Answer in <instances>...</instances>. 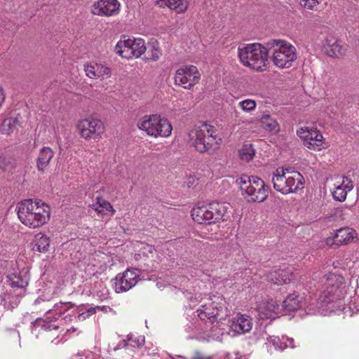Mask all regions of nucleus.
I'll return each mask as SVG.
<instances>
[{
	"mask_svg": "<svg viewBox=\"0 0 359 359\" xmlns=\"http://www.w3.org/2000/svg\"><path fill=\"white\" fill-rule=\"evenodd\" d=\"M221 142L217 129L207 123L196 125L189 133V143L201 153L215 150Z\"/></svg>",
	"mask_w": 359,
	"mask_h": 359,
	"instance_id": "7ed1b4c3",
	"label": "nucleus"
},
{
	"mask_svg": "<svg viewBox=\"0 0 359 359\" xmlns=\"http://www.w3.org/2000/svg\"><path fill=\"white\" fill-rule=\"evenodd\" d=\"M71 330H72V332H76V328L72 327L71 329L68 330V332H70Z\"/></svg>",
	"mask_w": 359,
	"mask_h": 359,
	"instance_id": "37998d69",
	"label": "nucleus"
},
{
	"mask_svg": "<svg viewBox=\"0 0 359 359\" xmlns=\"http://www.w3.org/2000/svg\"><path fill=\"white\" fill-rule=\"evenodd\" d=\"M356 237L357 233L354 229L349 227L341 228L337 230L333 237L326 239V244L328 245H347L353 242Z\"/></svg>",
	"mask_w": 359,
	"mask_h": 359,
	"instance_id": "aec40b11",
	"label": "nucleus"
},
{
	"mask_svg": "<svg viewBox=\"0 0 359 359\" xmlns=\"http://www.w3.org/2000/svg\"><path fill=\"white\" fill-rule=\"evenodd\" d=\"M84 70L90 79H106L111 76V69L102 63H90L85 65Z\"/></svg>",
	"mask_w": 359,
	"mask_h": 359,
	"instance_id": "4be33fe9",
	"label": "nucleus"
},
{
	"mask_svg": "<svg viewBox=\"0 0 359 359\" xmlns=\"http://www.w3.org/2000/svg\"><path fill=\"white\" fill-rule=\"evenodd\" d=\"M227 207L224 203L212 202L197 206L191 210L193 219L199 224H212L224 219Z\"/></svg>",
	"mask_w": 359,
	"mask_h": 359,
	"instance_id": "9b49d317",
	"label": "nucleus"
},
{
	"mask_svg": "<svg viewBox=\"0 0 359 359\" xmlns=\"http://www.w3.org/2000/svg\"><path fill=\"white\" fill-rule=\"evenodd\" d=\"M304 177L297 171L279 168L272 177L273 188L283 194L297 192L303 188Z\"/></svg>",
	"mask_w": 359,
	"mask_h": 359,
	"instance_id": "0eeeda50",
	"label": "nucleus"
},
{
	"mask_svg": "<svg viewBox=\"0 0 359 359\" xmlns=\"http://www.w3.org/2000/svg\"><path fill=\"white\" fill-rule=\"evenodd\" d=\"M144 344V337L142 335H135L133 334H128L126 339L122 340L120 346L126 347L128 346L132 347H139Z\"/></svg>",
	"mask_w": 359,
	"mask_h": 359,
	"instance_id": "473e14b6",
	"label": "nucleus"
},
{
	"mask_svg": "<svg viewBox=\"0 0 359 359\" xmlns=\"http://www.w3.org/2000/svg\"><path fill=\"white\" fill-rule=\"evenodd\" d=\"M139 274L137 269H127L122 273L116 275L113 280V285L116 292L121 293L128 291L137 283Z\"/></svg>",
	"mask_w": 359,
	"mask_h": 359,
	"instance_id": "f3484780",
	"label": "nucleus"
},
{
	"mask_svg": "<svg viewBox=\"0 0 359 359\" xmlns=\"http://www.w3.org/2000/svg\"><path fill=\"white\" fill-rule=\"evenodd\" d=\"M269 53L272 51L273 65L279 68H289L297 58L296 48L290 42L272 39L266 43Z\"/></svg>",
	"mask_w": 359,
	"mask_h": 359,
	"instance_id": "6e6552de",
	"label": "nucleus"
},
{
	"mask_svg": "<svg viewBox=\"0 0 359 359\" xmlns=\"http://www.w3.org/2000/svg\"><path fill=\"white\" fill-rule=\"evenodd\" d=\"M323 0H299L300 5L306 9L317 11Z\"/></svg>",
	"mask_w": 359,
	"mask_h": 359,
	"instance_id": "4c0bfd02",
	"label": "nucleus"
},
{
	"mask_svg": "<svg viewBox=\"0 0 359 359\" xmlns=\"http://www.w3.org/2000/svg\"><path fill=\"white\" fill-rule=\"evenodd\" d=\"M161 6H168L177 13H183L187 9V3L184 0H159Z\"/></svg>",
	"mask_w": 359,
	"mask_h": 359,
	"instance_id": "c756f323",
	"label": "nucleus"
},
{
	"mask_svg": "<svg viewBox=\"0 0 359 359\" xmlns=\"http://www.w3.org/2000/svg\"><path fill=\"white\" fill-rule=\"evenodd\" d=\"M161 55V52L157 48H153L152 53H151V59L153 60H157Z\"/></svg>",
	"mask_w": 359,
	"mask_h": 359,
	"instance_id": "a19ab883",
	"label": "nucleus"
},
{
	"mask_svg": "<svg viewBox=\"0 0 359 359\" xmlns=\"http://www.w3.org/2000/svg\"><path fill=\"white\" fill-rule=\"evenodd\" d=\"M262 126L271 133L276 134L280 131V126L276 118L270 114H263L259 118Z\"/></svg>",
	"mask_w": 359,
	"mask_h": 359,
	"instance_id": "c85d7f7f",
	"label": "nucleus"
},
{
	"mask_svg": "<svg viewBox=\"0 0 359 359\" xmlns=\"http://www.w3.org/2000/svg\"><path fill=\"white\" fill-rule=\"evenodd\" d=\"M92 208L102 215H107L109 212H111V215H113L114 212V210L110 203L100 198H97V203L92 205Z\"/></svg>",
	"mask_w": 359,
	"mask_h": 359,
	"instance_id": "72a5a7b5",
	"label": "nucleus"
},
{
	"mask_svg": "<svg viewBox=\"0 0 359 359\" xmlns=\"http://www.w3.org/2000/svg\"><path fill=\"white\" fill-rule=\"evenodd\" d=\"M120 10L121 4L118 0H98L91 6L92 13L99 16H115Z\"/></svg>",
	"mask_w": 359,
	"mask_h": 359,
	"instance_id": "6ab92c4d",
	"label": "nucleus"
},
{
	"mask_svg": "<svg viewBox=\"0 0 359 359\" xmlns=\"http://www.w3.org/2000/svg\"><path fill=\"white\" fill-rule=\"evenodd\" d=\"M19 121L18 118H8L4 120L1 125V131L4 134L9 135L18 128Z\"/></svg>",
	"mask_w": 359,
	"mask_h": 359,
	"instance_id": "f704fd0d",
	"label": "nucleus"
},
{
	"mask_svg": "<svg viewBox=\"0 0 359 359\" xmlns=\"http://www.w3.org/2000/svg\"><path fill=\"white\" fill-rule=\"evenodd\" d=\"M239 155L243 161H250L255 156V150L251 144H244L239 151Z\"/></svg>",
	"mask_w": 359,
	"mask_h": 359,
	"instance_id": "e433bc0d",
	"label": "nucleus"
},
{
	"mask_svg": "<svg viewBox=\"0 0 359 359\" xmlns=\"http://www.w3.org/2000/svg\"><path fill=\"white\" fill-rule=\"evenodd\" d=\"M281 306L288 311L303 309L308 314H315L317 313L323 314L324 313V310L318 304L317 299H313L311 297H305L304 295L297 293L287 295Z\"/></svg>",
	"mask_w": 359,
	"mask_h": 359,
	"instance_id": "f8f14e48",
	"label": "nucleus"
},
{
	"mask_svg": "<svg viewBox=\"0 0 359 359\" xmlns=\"http://www.w3.org/2000/svg\"><path fill=\"white\" fill-rule=\"evenodd\" d=\"M258 316L261 319L275 318L282 311V306L274 299L263 301L257 305Z\"/></svg>",
	"mask_w": 359,
	"mask_h": 359,
	"instance_id": "412c9836",
	"label": "nucleus"
},
{
	"mask_svg": "<svg viewBox=\"0 0 359 359\" xmlns=\"http://www.w3.org/2000/svg\"><path fill=\"white\" fill-rule=\"evenodd\" d=\"M297 135L303 140L305 147L320 151L323 148V136L316 128L304 126L297 130Z\"/></svg>",
	"mask_w": 359,
	"mask_h": 359,
	"instance_id": "dca6fc26",
	"label": "nucleus"
},
{
	"mask_svg": "<svg viewBox=\"0 0 359 359\" xmlns=\"http://www.w3.org/2000/svg\"><path fill=\"white\" fill-rule=\"evenodd\" d=\"M236 183L240 187L242 195L250 202L261 203L268 197V187L257 176L242 175L236 180Z\"/></svg>",
	"mask_w": 359,
	"mask_h": 359,
	"instance_id": "1a4fd4ad",
	"label": "nucleus"
},
{
	"mask_svg": "<svg viewBox=\"0 0 359 359\" xmlns=\"http://www.w3.org/2000/svg\"><path fill=\"white\" fill-rule=\"evenodd\" d=\"M20 221L26 226L35 229L45 224L50 219V208L41 200L27 199L17 205Z\"/></svg>",
	"mask_w": 359,
	"mask_h": 359,
	"instance_id": "f03ea898",
	"label": "nucleus"
},
{
	"mask_svg": "<svg viewBox=\"0 0 359 359\" xmlns=\"http://www.w3.org/2000/svg\"><path fill=\"white\" fill-rule=\"evenodd\" d=\"M139 129L151 137H169L172 127L168 120L158 114L145 115L137 121Z\"/></svg>",
	"mask_w": 359,
	"mask_h": 359,
	"instance_id": "9d476101",
	"label": "nucleus"
},
{
	"mask_svg": "<svg viewBox=\"0 0 359 359\" xmlns=\"http://www.w3.org/2000/svg\"><path fill=\"white\" fill-rule=\"evenodd\" d=\"M353 188L352 181L348 177H344L342 182L336 185L332 191V196L335 201L343 202L346 200L348 192Z\"/></svg>",
	"mask_w": 359,
	"mask_h": 359,
	"instance_id": "393cba45",
	"label": "nucleus"
},
{
	"mask_svg": "<svg viewBox=\"0 0 359 359\" xmlns=\"http://www.w3.org/2000/svg\"><path fill=\"white\" fill-rule=\"evenodd\" d=\"M200 79V74L196 67L185 65L180 67L175 75V83L184 88L189 89Z\"/></svg>",
	"mask_w": 359,
	"mask_h": 359,
	"instance_id": "2eb2a0df",
	"label": "nucleus"
},
{
	"mask_svg": "<svg viewBox=\"0 0 359 359\" xmlns=\"http://www.w3.org/2000/svg\"><path fill=\"white\" fill-rule=\"evenodd\" d=\"M80 136L86 140L100 139L104 132L103 122L93 117L81 119L76 124Z\"/></svg>",
	"mask_w": 359,
	"mask_h": 359,
	"instance_id": "4468645a",
	"label": "nucleus"
},
{
	"mask_svg": "<svg viewBox=\"0 0 359 359\" xmlns=\"http://www.w3.org/2000/svg\"><path fill=\"white\" fill-rule=\"evenodd\" d=\"M238 56L241 62L257 72L266 69L269 62V51L267 45L263 46L259 43L247 44L238 49Z\"/></svg>",
	"mask_w": 359,
	"mask_h": 359,
	"instance_id": "39448f33",
	"label": "nucleus"
},
{
	"mask_svg": "<svg viewBox=\"0 0 359 359\" xmlns=\"http://www.w3.org/2000/svg\"><path fill=\"white\" fill-rule=\"evenodd\" d=\"M204 332L208 340H217L221 341L222 335L224 334L223 329L220 327L219 322L216 324L213 323L208 327V331L201 330Z\"/></svg>",
	"mask_w": 359,
	"mask_h": 359,
	"instance_id": "7c9ffc66",
	"label": "nucleus"
},
{
	"mask_svg": "<svg viewBox=\"0 0 359 359\" xmlns=\"http://www.w3.org/2000/svg\"><path fill=\"white\" fill-rule=\"evenodd\" d=\"M7 281L12 287L25 288L29 281V269L21 260L6 263Z\"/></svg>",
	"mask_w": 359,
	"mask_h": 359,
	"instance_id": "ddd939ff",
	"label": "nucleus"
},
{
	"mask_svg": "<svg viewBox=\"0 0 359 359\" xmlns=\"http://www.w3.org/2000/svg\"><path fill=\"white\" fill-rule=\"evenodd\" d=\"M321 284V291L317 299L322 309L324 311L326 307L330 310L335 308L344 309L339 304L346 293L344 277L337 273L330 272L323 276Z\"/></svg>",
	"mask_w": 359,
	"mask_h": 359,
	"instance_id": "f257e3e1",
	"label": "nucleus"
},
{
	"mask_svg": "<svg viewBox=\"0 0 359 359\" xmlns=\"http://www.w3.org/2000/svg\"><path fill=\"white\" fill-rule=\"evenodd\" d=\"M14 334H16L18 337H19V333L15 332V331H13Z\"/></svg>",
	"mask_w": 359,
	"mask_h": 359,
	"instance_id": "a18cd8bd",
	"label": "nucleus"
},
{
	"mask_svg": "<svg viewBox=\"0 0 359 359\" xmlns=\"http://www.w3.org/2000/svg\"><path fill=\"white\" fill-rule=\"evenodd\" d=\"M199 306L196 309V313L201 323L198 325V330H205L215 323L217 318L222 320L229 314V311L224 306L223 300L219 302L212 299L201 298L198 301Z\"/></svg>",
	"mask_w": 359,
	"mask_h": 359,
	"instance_id": "20e7f679",
	"label": "nucleus"
},
{
	"mask_svg": "<svg viewBox=\"0 0 359 359\" xmlns=\"http://www.w3.org/2000/svg\"><path fill=\"white\" fill-rule=\"evenodd\" d=\"M115 53L123 58L130 60L134 57L132 50L130 48V39H126L123 37L119 40L115 48Z\"/></svg>",
	"mask_w": 359,
	"mask_h": 359,
	"instance_id": "bb28decb",
	"label": "nucleus"
},
{
	"mask_svg": "<svg viewBox=\"0 0 359 359\" xmlns=\"http://www.w3.org/2000/svg\"><path fill=\"white\" fill-rule=\"evenodd\" d=\"M130 48L136 58L140 57L147 50L145 42L141 38L130 39Z\"/></svg>",
	"mask_w": 359,
	"mask_h": 359,
	"instance_id": "2f4dec72",
	"label": "nucleus"
},
{
	"mask_svg": "<svg viewBox=\"0 0 359 359\" xmlns=\"http://www.w3.org/2000/svg\"><path fill=\"white\" fill-rule=\"evenodd\" d=\"M322 46L323 50L330 57H339L344 55L346 48L334 36H330L325 39Z\"/></svg>",
	"mask_w": 359,
	"mask_h": 359,
	"instance_id": "5701e85b",
	"label": "nucleus"
},
{
	"mask_svg": "<svg viewBox=\"0 0 359 359\" xmlns=\"http://www.w3.org/2000/svg\"><path fill=\"white\" fill-rule=\"evenodd\" d=\"M39 302H40V300H39V299H36V300H35V304H38V303H39Z\"/></svg>",
	"mask_w": 359,
	"mask_h": 359,
	"instance_id": "c03bdc74",
	"label": "nucleus"
},
{
	"mask_svg": "<svg viewBox=\"0 0 359 359\" xmlns=\"http://www.w3.org/2000/svg\"><path fill=\"white\" fill-rule=\"evenodd\" d=\"M259 334V336L256 337V340H261L264 339H266L267 342L266 343V347L269 351H271L272 349L276 351H283L286 348H294V339L292 338H289L287 337H283L280 339L278 337L274 336H267V334L263 330H260L255 332V334L257 335Z\"/></svg>",
	"mask_w": 359,
	"mask_h": 359,
	"instance_id": "a211bd4d",
	"label": "nucleus"
},
{
	"mask_svg": "<svg viewBox=\"0 0 359 359\" xmlns=\"http://www.w3.org/2000/svg\"><path fill=\"white\" fill-rule=\"evenodd\" d=\"M290 276L291 271L289 268L279 269L271 271L267 276V279L276 285H282L290 283Z\"/></svg>",
	"mask_w": 359,
	"mask_h": 359,
	"instance_id": "a878e982",
	"label": "nucleus"
},
{
	"mask_svg": "<svg viewBox=\"0 0 359 359\" xmlns=\"http://www.w3.org/2000/svg\"><path fill=\"white\" fill-rule=\"evenodd\" d=\"M36 246L39 252H46L50 245L49 238L43 233H38L36 236Z\"/></svg>",
	"mask_w": 359,
	"mask_h": 359,
	"instance_id": "c9c22d12",
	"label": "nucleus"
},
{
	"mask_svg": "<svg viewBox=\"0 0 359 359\" xmlns=\"http://www.w3.org/2000/svg\"><path fill=\"white\" fill-rule=\"evenodd\" d=\"M74 305L71 302H58L54 304L52 309H48L46 312L45 318H38L36 320L34 327V329L41 328L44 331H51L57 330V325L50 323L53 320H58L65 323L71 322L72 317L76 313V311L74 309Z\"/></svg>",
	"mask_w": 359,
	"mask_h": 359,
	"instance_id": "423d86ee",
	"label": "nucleus"
},
{
	"mask_svg": "<svg viewBox=\"0 0 359 359\" xmlns=\"http://www.w3.org/2000/svg\"><path fill=\"white\" fill-rule=\"evenodd\" d=\"M99 306H97L96 308L90 307L86 310L85 312H82L79 313L77 316V320L79 321H83L86 318H89L92 315H93L95 313V309H99Z\"/></svg>",
	"mask_w": 359,
	"mask_h": 359,
	"instance_id": "ea45409f",
	"label": "nucleus"
},
{
	"mask_svg": "<svg viewBox=\"0 0 359 359\" xmlns=\"http://www.w3.org/2000/svg\"><path fill=\"white\" fill-rule=\"evenodd\" d=\"M231 328L239 334L248 332L252 328V319L245 314H240L234 318Z\"/></svg>",
	"mask_w": 359,
	"mask_h": 359,
	"instance_id": "b1692460",
	"label": "nucleus"
},
{
	"mask_svg": "<svg viewBox=\"0 0 359 359\" xmlns=\"http://www.w3.org/2000/svg\"><path fill=\"white\" fill-rule=\"evenodd\" d=\"M238 105L244 111H250L255 109L256 102L253 100L247 99L240 102Z\"/></svg>",
	"mask_w": 359,
	"mask_h": 359,
	"instance_id": "58836bf2",
	"label": "nucleus"
},
{
	"mask_svg": "<svg viewBox=\"0 0 359 359\" xmlns=\"http://www.w3.org/2000/svg\"><path fill=\"white\" fill-rule=\"evenodd\" d=\"M54 155L53 151L48 147H43L39 151L36 160V166L39 170L44 171L49 165Z\"/></svg>",
	"mask_w": 359,
	"mask_h": 359,
	"instance_id": "cd10ccee",
	"label": "nucleus"
},
{
	"mask_svg": "<svg viewBox=\"0 0 359 359\" xmlns=\"http://www.w3.org/2000/svg\"><path fill=\"white\" fill-rule=\"evenodd\" d=\"M188 182H187V185L189 187L190 184H192L194 183V179L193 177H189L188 179Z\"/></svg>",
	"mask_w": 359,
	"mask_h": 359,
	"instance_id": "79ce46f5",
	"label": "nucleus"
}]
</instances>
